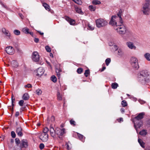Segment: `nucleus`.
I'll use <instances>...</instances> for the list:
<instances>
[{
    "instance_id": "nucleus-36",
    "label": "nucleus",
    "mask_w": 150,
    "mask_h": 150,
    "mask_svg": "<svg viewBox=\"0 0 150 150\" xmlns=\"http://www.w3.org/2000/svg\"><path fill=\"white\" fill-rule=\"evenodd\" d=\"M12 105L13 106H14V103L15 102V99L14 96L12 94L11 96Z\"/></svg>"
},
{
    "instance_id": "nucleus-44",
    "label": "nucleus",
    "mask_w": 150,
    "mask_h": 150,
    "mask_svg": "<svg viewBox=\"0 0 150 150\" xmlns=\"http://www.w3.org/2000/svg\"><path fill=\"white\" fill-rule=\"evenodd\" d=\"M76 134H77L79 138L80 139H81L83 138V135L79 134L78 133H77V132H76Z\"/></svg>"
},
{
    "instance_id": "nucleus-13",
    "label": "nucleus",
    "mask_w": 150,
    "mask_h": 150,
    "mask_svg": "<svg viewBox=\"0 0 150 150\" xmlns=\"http://www.w3.org/2000/svg\"><path fill=\"white\" fill-rule=\"evenodd\" d=\"M126 45L128 47L131 49L135 50L136 47L134 45L133 43L132 42H129L126 43Z\"/></svg>"
},
{
    "instance_id": "nucleus-23",
    "label": "nucleus",
    "mask_w": 150,
    "mask_h": 150,
    "mask_svg": "<svg viewBox=\"0 0 150 150\" xmlns=\"http://www.w3.org/2000/svg\"><path fill=\"white\" fill-rule=\"evenodd\" d=\"M12 66L14 67H16L18 66V64L16 61L15 60L11 62Z\"/></svg>"
},
{
    "instance_id": "nucleus-50",
    "label": "nucleus",
    "mask_w": 150,
    "mask_h": 150,
    "mask_svg": "<svg viewBox=\"0 0 150 150\" xmlns=\"http://www.w3.org/2000/svg\"><path fill=\"white\" fill-rule=\"evenodd\" d=\"M22 130V129L20 126H17L16 131H21Z\"/></svg>"
},
{
    "instance_id": "nucleus-2",
    "label": "nucleus",
    "mask_w": 150,
    "mask_h": 150,
    "mask_svg": "<svg viewBox=\"0 0 150 150\" xmlns=\"http://www.w3.org/2000/svg\"><path fill=\"white\" fill-rule=\"evenodd\" d=\"M149 75V72L146 70H143L141 72L139 76V80L143 83H145L147 81V78Z\"/></svg>"
},
{
    "instance_id": "nucleus-7",
    "label": "nucleus",
    "mask_w": 150,
    "mask_h": 150,
    "mask_svg": "<svg viewBox=\"0 0 150 150\" xmlns=\"http://www.w3.org/2000/svg\"><path fill=\"white\" fill-rule=\"evenodd\" d=\"M130 63L133 67L137 69L139 68L138 60L135 57H132L131 58Z\"/></svg>"
},
{
    "instance_id": "nucleus-53",
    "label": "nucleus",
    "mask_w": 150,
    "mask_h": 150,
    "mask_svg": "<svg viewBox=\"0 0 150 150\" xmlns=\"http://www.w3.org/2000/svg\"><path fill=\"white\" fill-rule=\"evenodd\" d=\"M11 135L12 137L14 138L16 137V135L15 132H11Z\"/></svg>"
},
{
    "instance_id": "nucleus-21",
    "label": "nucleus",
    "mask_w": 150,
    "mask_h": 150,
    "mask_svg": "<svg viewBox=\"0 0 150 150\" xmlns=\"http://www.w3.org/2000/svg\"><path fill=\"white\" fill-rule=\"evenodd\" d=\"M56 136L58 137L60 139H62V137H60V136H62L65 133V132H56Z\"/></svg>"
},
{
    "instance_id": "nucleus-40",
    "label": "nucleus",
    "mask_w": 150,
    "mask_h": 150,
    "mask_svg": "<svg viewBox=\"0 0 150 150\" xmlns=\"http://www.w3.org/2000/svg\"><path fill=\"white\" fill-rule=\"evenodd\" d=\"M51 135V136L53 137H56V132H49Z\"/></svg>"
},
{
    "instance_id": "nucleus-59",
    "label": "nucleus",
    "mask_w": 150,
    "mask_h": 150,
    "mask_svg": "<svg viewBox=\"0 0 150 150\" xmlns=\"http://www.w3.org/2000/svg\"><path fill=\"white\" fill-rule=\"evenodd\" d=\"M39 39L38 38H35L34 39V41L36 43H38L39 42Z\"/></svg>"
},
{
    "instance_id": "nucleus-26",
    "label": "nucleus",
    "mask_w": 150,
    "mask_h": 150,
    "mask_svg": "<svg viewBox=\"0 0 150 150\" xmlns=\"http://www.w3.org/2000/svg\"><path fill=\"white\" fill-rule=\"evenodd\" d=\"M138 142L142 147H144V143L143 142L142 140L140 139H138Z\"/></svg>"
},
{
    "instance_id": "nucleus-51",
    "label": "nucleus",
    "mask_w": 150,
    "mask_h": 150,
    "mask_svg": "<svg viewBox=\"0 0 150 150\" xmlns=\"http://www.w3.org/2000/svg\"><path fill=\"white\" fill-rule=\"evenodd\" d=\"M44 147V144L41 143L40 144L39 148L41 150Z\"/></svg>"
},
{
    "instance_id": "nucleus-14",
    "label": "nucleus",
    "mask_w": 150,
    "mask_h": 150,
    "mask_svg": "<svg viewBox=\"0 0 150 150\" xmlns=\"http://www.w3.org/2000/svg\"><path fill=\"white\" fill-rule=\"evenodd\" d=\"M65 19L71 25H73L75 24V21L74 20L71 19L69 17L65 16Z\"/></svg>"
},
{
    "instance_id": "nucleus-28",
    "label": "nucleus",
    "mask_w": 150,
    "mask_h": 150,
    "mask_svg": "<svg viewBox=\"0 0 150 150\" xmlns=\"http://www.w3.org/2000/svg\"><path fill=\"white\" fill-rule=\"evenodd\" d=\"M112 87L113 89H116L118 86V84L116 83H112Z\"/></svg>"
},
{
    "instance_id": "nucleus-9",
    "label": "nucleus",
    "mask_w": 150,
    "mask_h": 150,
    "mask_svg": "<svg viewBox=\"0 0 150 150\" xmlns=\"http://www.w3.org/2000/svg\"><path fill=\"white\" fill-rule=\"evenodd\" d=\"M47 132H42L40 136V139L43 142L46 141L48 139V135L47 134Z\"/></svg>"
},
{
    "instance_id": "nucleus-58",
    "label": "nucleus",
    "mask_w": 150,
    "mask_h": 150,
    "mask_svg": "<svg viewBox=\"0 0 150 150\" xmlns=\"http://www.w3.org/2000/svg\"><path fill=\"white\" fill-rule=\"evenodd\" d=\"M25 88L28 87V88H31L32 87L31 85L30 84H28L27 85H26L25 86Z\"/></svg>"
},
{
    "instance_id": "nucleus-29",
    "label": "nucleus",
    "mask_w": 150,
    "mask_h": 150,
    "mask_svg": "<svg viewBox=\"0 0 150 150\" xmlns=\"http://www.w3.org/2000/svg\"><path fill=\"white\" fill-rule=\"evenodd\" d=\"M61 72V71L60 69H56V72L57 73V76L59 78L60 74V73Z\"/></svg>"
},
{
    "instance_id": "nucleus-57",
    "label": "nucleus",
    "mask_w": 150,
    "mask_h": 150,
    "mask_svg": "<svg viewBox=\"0 0 150 150\" xmlns=\"http://www.w3.org/2000/svg\"><path fill=\"white\" fill-rule=\"evenodd\" d=\"M18 132L17 134L20 137H22L23 135V134L22 133V132Z\"/></svg>"
},
{
    "instance_id": "nucleus-60",
    "label": "nucleus",
    "mask_w": 150,
    "mask_h": 150,
    "mask_svg": "<svg viewBox=\"0 0 150 150\" xmlns=\"http://www.w3.org/2000/svg\"><path fill=\"white\" fill-rule=\"evenodd\" d=\"M24 109H25V107H22L20 109V112H22L24 110Z\"/></svg>"
},
{
    "instance_id": "nucleus-62",
    "label": "nucleus",
    "mask_w": 150,
    "mask_h": 150,
    "mask_svg": "<svg viewBox=\"0 0 150 150\" xmlns=\"http://www.w3.org/2000/svg\"><path fill=\"white\" fill-rule=\"evenodd\" d=\"M19 115V112H16V114H15V116L16 117H17Z\"/></svg>"
},
{
    "instance_id": "nucleus-11",
    "label": "nucleus",
    "mask_w": 150,
    "mask_h": 150,
    "mask_svg": "<svg viewBox=\"0 0 150 150\" xmlns=\"http://www.w3.org/2000/svg\"><path fill=\"white\" fill-rule=\"evenodd\" d=\"M44 71H45L42 67H39L37 70L36 75L38 76H40L43 75Z\"/></svg>"
},
{
    "instance_id": "nucleus-43",
    "label": "nucleus",
    "mask_w": 150,
    "mask_h": 150,
    "mask_svg": "<svg viewBox=\"0 0 150 150\" xmlns=\"http://www.w3.org/2000/svg\"><path fill=\"white\" fill-rule=\"evenodd\" d=\"M147 132H139V134L143 136H145L147 134Z\"/></svg>"
},
{
    "instance_id": "nucleus-49",
    "label": "nucleus",
    "mask_w": 150,
    "mask_h": 150,
    "mask_svg": "<svg viewBox=\"0 0 150 150\" xmlns=\"http://www.w3.org/2000/svg\"><path fill=\"white\" fill-rule=\"evenodd\" d=\"M24 102V101L23 100H20L19 103L18 104L19 105L21 106H23Z\"/></svg>"
},
{
    "instance_id": "nucleus-17",
    "label": "nucleus",
    "mask_w": 150,
    "mask_h": 150,
    "mask_svg": "<svg viewBox=\"0 0 150 150\" xmlns=\"http://www.w3.org/2000/svg\"><path fill=\"white\" fill-rule=\"evenodd\" d=\"M2 32L5 35H6L7 37H9L10 36V34L9 33V31L6 30V29L4 28H3L2 29Z\"/></svg>"
},
{
    "instance_id": "nucleus-10",
    "label": "nucleus",
    "mask_w": 150,
    "mask_h": 150,
    "mask_svg": "<svg viewBox=\"0 0 150 150\" xmlns=\"http://www.w3.org/2000/svg\"><path fill=\"white\" fill-rule=\"evenodd\" d=\"M32 59L34 62H37L39 61L40 56L37 52H33L32 55Z\"/></svg>"
},
{
    "instance_id": "nucleus-37",
    "label": "nucleus",
    "mask_w": 150,
    "mask_h": 150,
    "mask_svg": "<svg viewBox=\"0 0 150 150\" xmlns=\"http://www.w3.org/2000/svg\"><path fill=\"white\" fill-rule=\"evenodd\" d=\"M90 72L89 69L86 70L84 74L86 77H87L88 76V75L90 74Z\"/></svg>"
},
{
    "instance_id": "nucleus-32",
    "label": "nucleus",
    "mask_w": 150,
    "mask_h": 150,
    "mask_svg": "<svg viewBox=\"0 0 150 150\" xmlns=\"http://www.w3.org/2000/svg\"><path fill=\"white\" fill-rule=\"evenodd\" d=\"M89 9L91 11H94L95 10L96 8V7L93 6H89L88 7Z\"/></svg>"
},
{
    "instance_id": "nucleus-25",
    "label": "nucleus",
    "mask_w": 150,
    "mask_h": 150,
    "mask_svg": "<svg viewBox=\"0 0 150 150\" xmlns=\"http://www.w3.org/2000/svg\"><path fill=\"white\" fill-rule=\"evenodd\" d=\"M29 98V96L28 94L27 93H25L23 95L22 98L24 100H28Z\"/></svg>"
},
{
    "instance_id": "nucleus-31",
    "label": "nucleus",
    "mask_w": 150,
    "mask_h": 150,
    "mask_svg": "<svg viewBox=\"0 0 150 150\" xmlns=\"http://www.w3.org/2000/svg\"><path fill=\"white\" fill-rule=\"evenodd\" d=\"M51 79L54 83L56 82L57 81V79L56 77L54 75H53L51 77Z\"/></svg>"
},
{
    "instance_id": "nucleus-34",
    "label": "nucleus",
    "mask_w": 150,
    "mask_h": 150,
    "mask_svg": "<svg viewBox=\"0 0 150 150\" xmlns=\"http://www.w3.org/2000/svg\"><path fill=\"white\" fill-rule=\"evenodd\" d=\"M87 29L89 30H93L94 29V27L90 24H89L88 26Z\"/></svg>"
},
{
    "instance_id": "nucleus-35",
    "label": "nucleus",
    "mask_w": 150,
    "mask_h": 150,
    "mask_svg": "<svg viewBox=\"0 0 150 150\" xmlns=\"http://www.w3.org/2000/svg\"><path fill=\"white\" fill-rule=\"evenodd\" d=\"M70 123L71 125L75 126L76 125V122L73 119H71L70 121Z\"/></svg>"
},
{
    "instance_id": "nucleus-54",
    "label": "nucleus",
    "mask_w": 150,
    "mask_h": 150,
    "mask_svg": "<svg viewBox=\"0 0 150 150\" xmlns=\"http://www.w3.org/2000/svg\"><path fill=\"white\" fill-rule=\"evenodd\" d=\"M54 120H55L54 117L53 116H51V118H50V120H51V122H53L54 121Z\"/></svg>"
},
{
    "instance_id": "nucleus-38",
    "label": "nucleus",
    "mask_w": 150,
    "mask_h": 150,
    "mask_svg": "<svg viewBox=\"0 0 150 150\" xmlns=\"http://www.w3.org/2000/svg\"><path fill=\"white\" fill-rule=\"evenodd\" d=\"M74 1L75 3L79 4L81 5L82 3V2L81 0H72Z\"/></svg>"
},
{
    "instance_id": "nucleus-3",
    "label": "nucleus",
    "mask_w": 150,
    "mask_h": 150,
    "mask_svg": "<svg viewBox=\"0 0 150 150\" xmlns=\"http://www.w3.org/2000/svg\"><path fill=\"white\" fill-rule=\"evenodd\" d=\"M142 11L145 15H149L150 13V1L149 0L146 1L143 4Z\"/></svg>"
},
{
    "instance_id": "nucleus-4",
    "label": "nucleus",
    "mask_w": 150,
    "mask_h": 150,
    "mask_svg": "<svg viewBox=\"0 0 150 150\" xmlns=\"http://www.w3.org/2000/svg\"><path fill=\"white\" fill-rule=\"evenodd\" d=\"M115 29L121 35L125 34L127 31L126 27L123 25H118L117 27L115 28Z\"/></svg>"
},
{
    "instance_id": "nucleus-30",
    "label": "nucleus",
    "mask_w": 150,
    "mask_h": 150,
    "mask_svg": "<svg viewBox=\"0 0 150 150\" xmlns=\"http://www.w3.org/2000/svg\"><path fill=\"white\" fill-rule=\"evenodd\" d=\"M92 4L95 5L100 4H101V2L100 1L97 0H94L92 1Z\"/></svg>"
},
{
    "instance_id": "nucleus-12",
    "label": "nucleus",
    "mask_w": 150,
    "mask_h": 150,
    "mask_svg": "<svg viewBox=\"0 0 150 150\" xmlns=\"http://www.w3.org/2000/svg\"><path fill=\"white\" fill-rule=\"evenodd\" d=\"M6 52L9 54H12L14 53L13 48L11 46L7 47L6 49Z\"/></svg>"
},
{
    "instance_id": "nucleus-16",
    "label": "nucleus",
    "mask_w": 150,
    "mask_h": 150,
    "mask_svg": "<svg viewBox=\"0 0 150 150\" xmlns=\"http://www.w3.org/2000/svg\"><path fill=\"white\" fill-rule=\"evenodd\" d=\"M23 31L25 34H30V35H32L33 33L32 32H29V29L27 27H25L22 29Z\"/></svg>"
},
{
    "instance_id": "nucleus-39",
    "label": "nucleus",
    "mask_w": 150,
    "mask_h": 150,
    "mask_svg": "<svg viewBox=\"0 0 150 150\" xmlns=\"http://www.w3.org/2000/svg\"><path fill=\"white\" fill-rule=\"evenodd\" d=\"M121 104L122 106L124 107L126 106L127 105V103L126 101L125 100H123L122 101Z\"/></svg>"
},
{
    "instance_id": "nucleus-20",
    "label": "nucleus",
    "mask_w": 150,
    "mask_h": 150,
    "mask_svg": "<svg viewBox=\"0 0 150 150\" xmlns=\"http://www.w3.org/2000/svg\"><path fill=\"white\" fill-rule=\"evenodd\" d=\"M43 6L48 11H50V6L47 4L46 3H43L42 4Z\"/></svg>"
},
{
    "instance_id": "nucleus-24",
    "label": "nucleus",
    "mask_w": 150,
    "mask_h": 150,
    "mask_svg": "<svg viewBox=\"0 0 150 150\" xmlns=\"http://www.w3.org/2000/svg\"><path fill=\"white\" fill-rule=\"evenodd\" d=\"M144 57L148 61H150V54L149 53H146L144 55Z\"/></svg>"
},
{
    "instance_id": "nucleus-55",
    "label": "nucleus",
    "mask_w": 150,
    "mask_h": 150,
    "mask_svg": "<svg viewBox=\"0 0 150 150\" xmlns=\"http://www.w3.org/2000/svg\"><path fill=\"white\" fill-rule=\"evenodd\" d=\"M0 4L3 6L4 8H7V6L5 4H4L2 3L1 1L0 0Z\"/></svg>"
},
{
    "instance_id": "nucleus-48",
    "label": "nucleus",
    "mask_w": 150,
    "mask_h": 150,
    "mask_svg": "<svg viewBox=\"0 0 150 150\" xmlns=\"http://www.w3.org/2000/svg\"><path fill=\"white\" fill-rule=\"evenodd\" d=\"M112 48L113 51H116L118 49V47L117 45H114L112 46Z\"/></svg>"
},
{
    "instance_id": "nucleus-27",
    "label": "nucleus",
    "mask_w": 150,
    "mask_h": 150,
    "mask_svg": "<svg viewBox=\"0 0 150 150\" xmlns=\"http://www.w3.org/2000/svg\"><path fill=\"white\" fill-rule=\"evenodd\" d=\"M117 54L120 56H122L123 55V52L121 49H119L118 50Z\"/></svg>"
},
{
    "instance_id": "nucleus-41",
    "label": "nucleus",
    "mask_w": 150,
    "mask_h": 150,
    "mask_svg": "<svg viewBox=\"0 0 150 150\" xmlns=\"http://www.w3.org/2000/svg\"><path fill=\"white\" fill-rule=\"evenodd\" d=\"M111 62V59L110 58L107 59L105 61L106 64L107 66H108L109 63Z\"/></svg>"
},
{
    "instance_id": "nucleus-52",
    "label": "nucleus",
    "mask_w": 150,
    "mask_h": 150,
    "mask_svg": "<svg viewBox=\"0 0 150 150\" xmlns=\"http://www.w3.org/2000/svg\"><path fill=\"white\" fill-rule=\"evenodd\" d=\"M13 107L12 105V106H8V109L11 110L12 113H13Z\"/></svg>"
},
{
    "instance_id": "nucleus-8",
    "label": "nucleus",
    "mask_w": 150,
    "mask_h": 150,
    "mask_svg": "<svg viewBox=\"0 0 150 150\" xmlns=\"http://www.w3.org/2000/svg\"><path fill=\"white\" fill-rule=\"evenodd\" d=\"M20 147L21 149L23 148H27L28 146V142L26 139H23L21 140L20 143Z\"/></svg>"
},
{
    "instance_id": "nucleus-5",
    "label": "nucleus",
    "mask_w": 150,
    "mask_h": 150,
    "mask_svg": "<svg viewBox=\"0 0 150 150\" xmlns=\"http://www.w3.org/2000/svg\"><path fill=\"white\" fill-rule=\"evenodd\" d=\"M96 23L97 26L98 28L104 27L108 23L105 20L101 18L96 20Z\"/></svg>"
},
{
    "instance_id": "nucleus-22",
    "label": "nucleus",
    "mask_w": 150,
    "mask_h": 150,
    "mask_svg": "<svg viewBox=\"0 0 150 150\" xmlns=\"http://www.w3.org/2000/svg\"><path fill=\"white\" fill-rule=\"evenodd\" d=\"M54 131V128L51 125L50 126V129H48L47 127H46L44 128L43 131Z\"/></svg>"
},
{
    "instance_id": "nucleus-64",
    "label": "nucleus",
    "mask_w": 150,
    "mask_h": 150,
    "mask_svg": "<svg viewBox=\"0 0 150 150\" xmlns=\"http://www.w3.org/2000/svg\"><path fill=\"white\" fill-rule=\"evenodd\" d=\"M19 16L21 18V19H23V16L22 14L19 13Z\"/></svg>"
},
{
    "instance_id": "nucleus-45",
    "label": "nucleus",
    "mask_w": 150,
    "mask_h": 150,
    "mask_svg": "<svg viewBox=\"0 0 150 150\" xmlns=\"http://www.w3.org/2000/svg\"><path fill=\"white\" fill-rule=\"evenodd\" d=\"M45 49L47 52H50L51 51V50L50 47L48 46H46L45 47Z\"/></svg>"
},
{
    "instance_id": "nucleus-47",
    "label": "nucleus",
    "mask_w": 150,
    "mask_h": 150,
    "mask_svg": "<svg viewBox=\"0 0 150 150\" xmlns=\"http://www.w3.org/2000/svg\"><path fill=\"white\" fill-rule=\"evenodd\" d=\"M15 142L16 144L17 145L20 144V142L19 139L18 138H16L15 139Z\"/></svg>"
},
{
    "instance_id": "nucleus-18",
    "label": "nucleus",
    "mask_w": 150,
    "mask_h": 150,
    "mask_svg": "<svg viewBox=\"0 0 150 150\" xmlns=\"http://www.w3.org/2000/svg\"><path fill=\"white\" fill-rule=\"evenodd\" d=\"M75 10L76 11L77 13L81 14H83V13L82 11L81 10V9L80 8H79V7H77V6H75Z\"/></svg>"
},
{
    "instance_id": "nucleus-15",
    "label": "nucleus",
    "mask_w": 150,
    "mask_h": 150,
    "mask_svg": "<svg viewBox=\"0 0 150 150\" xmlns=\"http://www.w3.org/2000/svg\"><path fill=\"white\" fill-rule=\"evenodd\" d=\"M122 11L121 10H120L119 12L117 13V17H119L121 19H119V22L120 23L122 24L123 23V21L121 17L122 15Z\"/></svg>"
},
{
    "instance_id": "nucleus-56",
    "label": "nucleus",
    "mask_w": 150,
    "mask_h": 150,
    "mask_svg": "<svg viewBox=\"0 0 150 150\" xmlns=\"http://www.w3.org/2000/svg\"><path fill=\"white\" fill-rule=\"evenodd\" d=\"M118 122H121L123 121V119L122 118H120L117 119Z\"/></svg>"
},
{
    "instance_id": "nucleus-19",
    "label": "nucleus",
    "mask_w": 150,
    "mask_h": 150,
    "mask_svg": "<svg viewBox=\"0 0 150 150\" xmlns=\"http://www.w3.org/2000/svg\"><path fill=\"white\" fill-rule=\"evenodd\" d=\"M57 100L60 101L62 100V95L61 94L59 91H57Z\"/></svg>"
},
{
    "instance_id": "nucleus-46",
    "label": "nucleus",
    "mask_w": 150,
    "mask_h": 150,
    "mask_svg": "<svg viewBox=\"0 0 150 150\" xmlns=\"http://www.w3.org/2000/svg\"><path fill=\"white\" fill-rule=\"evenodd\" d=\"M14 33L16 35H19L20 34V32L19 30H14Z\"/></svg>"
},
{
    "instance_id": "nucleus-61",
    "label": "nucleus",
    "mask_w": 150,
    "mask_h": 150,
    "mask_svg": "<svg viewBox=\"0 0 150 150\" xmlns=\"http://www.w3.org/2000/svg\"><path fill=\"white\" fill-rule=\"evenodd\" d=\"M66 145H67V149L68 150H70L69 148V146L68 145V144H67V142L66 143Z\"/></svg>"
},
{
    "instance_id": "nucleus-63",
    "label": "nucleus",
    "mask_w": 150,
    "mask_h": 150,
    "mask_svg": "<svg viewBox=\"0 0 150 150\" xmlns=\"http://www.w3.org/2000/svg\"><path fill=\"white\" fill-rule=\"evenodd\" d=\"M5 137V136L4 135H2L1 137H0V138H2V139H1V140L2 141V140H3Z\"/></svg>"
},
{
    "instance_id": "nucleus-1",
    "label": "nucleus",
    "mask_w": 150,
    "mask_h": 150,
    "mask_svg": "<svg viewBox=\"0 0 150 150\" xmlns=\"http://www.w3.org/2000/svg\"><path fill=\"white\" fill-rule=\"evenodd\" d=\"M144 115V112L140 113L134 118V127L137 131L138 130V129L142 125V122L141 120L143 118Z\"/></svg>"
},
{
    "instance_id": "nucleus-6",
    "label": "nucleus",
    "mask_w": 150,
    "mask_h": 150,
    "mask_svg": "<svg viewBox=\"0 0 150 150\" xmlns=\"http://www.w3.org/2000/svg\"><path fill=\"white\" fill-rule=\"evenodd\" d=\"M119 19H121L120 18L117 17L116 15H114L112 16L111 20L109 22V24L113 26H116L115 28L117 27V23L119 21Z\"/></svg>"
},
{
    "instance_id": "nucleus-33",
    "label": "nucleus",
    "mask_w": 150,
    "mask_h": 150,
    "mask_svg": "<svg viewBox=\"0 0 150 150\" xmlns=\"http://www.w3.org/2000/svg\"><path fill=\"white\" fill-rule=\"evenodd\" d=\"M35 92L38 95H40L41 94L42 91L41 89L38 88L36 91Z\"/></svg>"
},
{
    "instance_id": "nucleus-42",
    "label": "nucleus",
    "mask_w": 150,
    "mask_h": 150,
    "mask_svg": "<svg viewBox=\"0 0 150 150\" xmlns=\"http://www.w3.org/2000/svg\"><path fill=\"white\" fill-rule=\"evenodd\" d=\"M83 69L81 68H79L77 70V72L79 74H81L83 71Z\"/></svg>"
}]
</instances>
